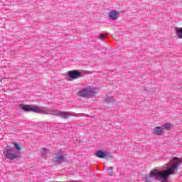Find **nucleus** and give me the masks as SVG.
<instances>
[{
    "instance_id": "f3484780",
    "label": "nucleus",
    "mask_w": 182,
    "mask_h": 182,
    "mask_svg": "<svg viewBox=\"0 0 182 182\" xmlns=\"http://www.w3.org/2000/svg\"><path fill=\"white\" fill-rule=\"evenodd\" d=\"M105 101L107 102V103H110V102H112V98H110V97H107L105 99Z\"/></svg>"
},
{
    "instance_id": "39448f33",
    "label": "nucleus",
    "mask_w": 182,
    "mask_h": 182,
    "mask_svg": "<svg viewBox=\"0 0 182 182\" xmlns=\"http://www.w3.org/2000/svg\"><path fill=\"white\" fill-rule=\"evenodd\" d=\"M65 160H66V154H64V155L58 154L53 159V161H54V163H56L57 164H59V163H62Z\"/></svg>"
},
{
    "instance_id": "7ed1b4c3",
    "label": "nucleus",
    "mask_w": 182,
    "mask_h": 182,
    "mask_svg": "<svg viewBox=\"0 0 182 182\" xmlns=\"http://www.w3.org/2000/svg\"><path fill=\"white\" fill-rule=\"evenodd\" d=\"M20 108L25 112H34L35 113H42V108L39 107H31V105L21 104Z\"/></svg>"
},
{
    "instance_id": "0eeeda50",
    "label": "nucleus",
    "mask_w": 182,
    "mask_h": 182,
    "mask_svg": "<svg viewBox=\"0 0 182 182\" xmlns=\"http://www.w3.org/2000/svg\"><path fill=\"white\" fill-rule=\"evenodd\" d=\"M55 116H60L61 117H63L64 119H68V117H70V114L69 112H56L53 113Z\"/></svg>"
},
{
    "instance_id": "ddd939ff",
    "label": "nucleus",
    "mask_w": 182,
    "mask_h": 182,
    "mask_svg": "<svg viewBox=\"0 0 182 182\" xmlns=\"http://www.w3.org/2000/svg\"><path fill=\"white\" fill-rule=\"evenodd\" d=\"M162 127H164L163 130H170L171 129V124L166 123L162 125Z\"/></svg>"
},
{
    "instance_id": "9b49d317",
    "label": "nucleus",
    "mask_w": 182,
    "mask_h": 182,
    "mask_svg": "<svg viewBox=\"0 0 182 182\" xmlns=\"http://www.w3.org/2000/svg\"><path fill=\"white\" fill-rule=\"evenodd\" d=\"M176 33L179 39H182V28L176 27Z\"/></svg>"
},
{
    "instance_id": "1a4fd4ad",
    "label": "nucleus",
    "mask_w": 182,
    "mask_h": 182,
    "mask_svg": "<svg viewBox=\"0 0 182 182\" xmlns=\"http://www.w3.org/2000/svg\"><path fill=\"white\" fill-rule=\"evenodd\" d=\"M153 134L155 136H161V134H163V128L161 127H156L153 130Z\"/></svg>"
},
{
    "instance_id": "2eb2a0df",
    "label": "nucleus",
    "mask_w": 182,
    "mask_h": 182,
    "mask_svg": "<svg viewBox=\"0 0 182 182\" xmlns=\"http://www.w3.org/2000/svg\"><path fill=\"white\" fill-rule=\"evenodd\" d=\"M108 170V174L109 176H113L114 174V172L113 171V166H110L107 168Z\"/></svg>"
},
{
    "instance_id": "4468645a",
    "label": "nucleus",
    "mask_w": 182,
    "mask_h": 182,
    "mask_svg": "<svg viewBox=\"0 0 182 182\" xmlns=\"http://www.w3.org/2000/svg\"><path fill=\"white\" fill-rule=\"evenodd\" d=\"M41 113H44V114H53V113H55V112H52V111L48 110V109H43V108H42V112Z\"/></svg>"
},
{
    "instance_id": "f03ea898",
    "label": "nucleus",
    "mask_w": 182,
    "mask_h": 182,
    "mask_svg": "<svg viewBox=\"0 0 182 182\" xmlns=\"http://www.w3.org/2000/svg\"><path fill=\"white\" fill-rule=\"evenodd\" d=\"M3 154H4V156H6V159H9V160H15V159H18V157L21 156V152L17 151L14 153V149H7L4 151Z\"/></svg>"
},
{
    "instance_id": "f8f14e48",
    "label": "nucleus",
    "mask_w": 182,
    "mask_h": 182,
    "mask_svg": "<svg viewBox=\"0 0 182 182\" xmlns=\"http://www.w3.org/2000/svg\"><path fill=\"white\" fill-rule=\"evenodd\" d=\"M14 146H15L16 150L21 151V150L23 149V146L21 144L14 143Z\"/></svg>"
},
{
    "instance_id": "9d476101",
    "label": "nucleus",
    "mask_w": 182,
    "mask_h": 182,
    "mask_svg": "<svg viewBox=\"0 0 182 182\" xmlns=\"http://www.w3.org/2000/svg\"><path fill=\"white\" fill-rule=\"evenodd\" d=\"M97 157H99V159H106L107 157V154L105 153L103 151H98L96 153Z\"/></svg>"
},
{
    "instance_id": "20e7f679",
    "label": "nucleus",
    "mask_w": 182,
    "mask_h": 182,
    "mask_svg": "<svg viewBox=\"0 0 182 182\" xmlns=\"http://www.w3.org/2000/svg\"><path fill=\"white\" fill-rule=\"evenodd\" d=\"M93 93V87L87 86L80 90L78 95L79 96H81V97H89L90 96H92Z\"/></svg>"
},
{
    "instance_id": "f257e3e1",
    "label": "nucleus",
    "mask_w": 182,
    "mask_h": 182,
    "mask_svg": "<svg viewBox=\"0 0 182 182\" xmlns=\"http://www.w3.org/2000/svg\"><path fill=\"white\" fill-rule=\"evenodd\" d=\"M176 163L173 164L167 170L159 171L157 169L151 171L149 175H146L144 179L146 182H153L154 180L162 178L161 182H167L168 177L173 174H176L178 171V164H181V159L177 156L173 159Z\"/></svg>"
},
{
    "instance_id": "6e6552de",
    "label": "nucleus",
    "mask_w": 182,
    "mask_h": 182,
    "mask_svg": "<svg viewBox=\"0 0 182 182\" xmlns=\"http://www.w3.org/2000/svg\"><path fill=\"white\" fill-rule=\"evenodd\" d=\"M119 15L120 13H119V11H112L109 12V18L113 21H116V19L119 18Z\"/></svg>"
},
{
    "instance_id": "a211bd4d",
    "label": "nucleus",
    "mask_w": 182,
    "mask_h": 182,
    "mask_svg": "<svg viewBox=\"0 0 182 182\" xmlns=\"http://www.w3.org/2000/svg\"><path fill=\"white\" fill-rule=\"evenodd\" d=\"M43 156L45 159H46V157H48V155L46 154V150L43 151Z\"/></svg>"
},
{
    "instance_id": "dca6fc26",
    "label": "nucleus",
    "mask_w": 182,
    "mask_h": 182,
    "mask_svg": "<svg viewBox=\"0 0 182 182\" xmlns=\"http://www.w3.org/2000/svg\"><path fill=\"white\" fill-rule=\"evenodd\" d=\"M99 39H106V34H100L99 36Z\"/></svg>"
},
{
    "instance_id": "423d86ee",
    "label": "nucleus",
    "mask_w": 182,
    "mask_h": 182,
    "mask_svg": "<svg viewBox=\"0 0 182 182\" xmlns=\"http://www.w3.org/2000/svg\"><path fill=\"white\" fill-rule=\"evenodd\" d=\"M69 77L72 79H77L80 76V73L77 70H72L68 73Z\"/></svg>"
}]
</instances>
